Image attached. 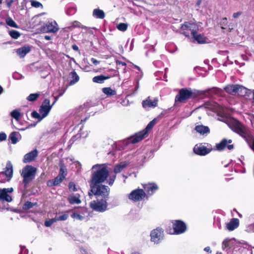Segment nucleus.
I'll return each instance as SVG.
<instances>
[{"label": "nucleus", "instance_id": "1", "mask_svg": "<svg viewBox=\"0 0 254 254\" xmlns=\"http://www.w3.org/2000/svg\"><path fill=\"white\" fill-rule=\"evenodd\" d=\"M109 175V171L105 164H96L91 169L89 184L95 185L104 183Z\"/></svg>", "mask_w": 254, "mask_h": 254}, {"label": "nucleus", "instance_id": "2", "mask_svg": "<svg viewBox=\"0 0 254 254\" xmlns=\"http://www.w3.org/2000/svg\"><path fill=\"white\" fill-rule=\"evenodd\" d=\"M232 130L243 137L250 147L254 152V137L250 129L239 121L233 123L231 126Z\"/></svg>", "mask_w": 254, "mask_h": 254}, {"label": "nucleus", "instance_id": "3", "mask_svg": "<svg viewBox=\"0 0 254 254\" xmlns=\"http://www.w3.org/2000/svg\"><path fill=\"white\" fill-rule=\"evenodd\" d=\"M232 130L243 137L250 147L254 152V137L250 129L239 121L233 123L231 126Z\"/></svg>", "mask_w": 254, "mask_h": 254}, {"label": "nucleus", "instance_id": "4", "mask_svg": "<svg viewBox=\"0 0 254 254\" xmlns=\"http://www.w3.org/2000/svg\"><path fill=\"white\" fill-rule=\"evenodd\" d=\"M36 172L37 169L31 165H26L20 171L25 189H27L28 184L35 178Z\"/></svg>", "mask_w": 254, "mask_h": 254}, {"label": "nucleus", "instance_id": "5", "mask_svg": "<svg viewBox=\"0 0 254 254\" xmlns=\"http://www.w3.org/2000/svg\"><path fill=\"white\" fill-rule=\"evenodd\" d=\"M90 190L88 192L89 196H92L93 194L95 195L102 196L103 198L108 199L110 192V189L108 186L97 184H90Z\"/></svg>", "mask_w": 254, "mask_h": 254}, {"label": "nucleus", "instance_id": "6", "mask_svg": "<svg viewBox=\"0 0 254 254\" xmlns=\"http://www.w3.org/2000/svg\"><path fill=\"white\" fill-rule=\"evenodd\" d=\"M156 123L157 119H153L147 125V126H146V128L136 133L134 135H132L129 137L127 139V142L128 143H131L133 144L137 143L140 140H142L147 134L148 131L153 127V126L156 124Z\"/></svg>", "mask_w": 254, "mask_h": 254}, {"label": "nucleus", "instance_id": "7", "mask_svg": "<svg viewBox=\"0 0 254 254\" xmlns=\"http://www.w3.org/2000/svg\"><path fill=\"white\" fill-rule=\"evenodd\" d=\"M198 30L199 26L193 19L190 21L185 22L181 27L180 32L186 37H189L190 35L192 36L195 34Z\"/></svg>", "mask_w": 254, "mask_h": 254}, {"label": "nucleus", "instance_id": "8", "mask_svg": "<svg viewBox=\"0 0 254 254\" xmlns=\"http://www.w3.org/2000/svg\"><path fill=\"white\" fill-rule=\"evenodd\" d=\"M198 96V94L187 88L181 89L178 94L176 96V102L178 101L180 103H186L188 100L190 99H195Z\"/></svg>", "mask_w": 254, "mask_h": 254}, {"label": "nucleus", "instance_id": "9", "mask_svg": "<svg viewBox=\"0 0 254 254\" xmlns=\"http://www.w3.org/2000/svg\"><path fill=\"white\" fill-rule=\"evenodd\" d=\"M107 199L106 198L97 199L96 200L92 201L90 203V206L94 211L103 212L107 209Z\"/></svg>", "mask_w": 254, "mask_h": 254}, {"label": "nucleus", "instance_id": "10", "mask_svg": "<svg viewBox=\"0 0 254 254\" xmlns=\"http://www.w3.org/2000/svg\"><path fill=\"white\" fill-rule=\"evenodd\" d=\"M213 150L212 145L207 143V146H204L203 143L196 144L193 148V152L195 154L199 156H205L209 154Z\"/></svg>", "mask_w": 254, "mask_h": 254}, {"label": "nucleus", "instance_id": "11", "mask_svg": "<svg viewBox=\"0 0 254 254\" xmlns=\"http://www.w3.org/2000/svg\"><path fill=\"white\" fill-rule=\"evenodd\" d=\"M128 165V162L127 161H123L119 164H117L114 168V172L115 173V175H110L109 176V178L107 181V183L112 186L116 178V174L120 173L124 168H125Z\"/></svg>", "mask_w": 254, "mask_h": 254}, {"label": "nucleus", "instance_id": "12", "mask_svg": "<svg viewBox=\"0 0 254 254\" xmlns=\"http://www.w3.org/2000/svg\"><path fill=\"white\" fill-rule=\"evenodd\" d=\"M147 194L142 189H136L132 190L128 194V198L133 201H139L142 200Z\"/></svg>", "mask_w": 254, "mask_h": 254}, {"label": "nucleus", "instance_id": "13", "mask_svg": "<svg viewBox=\"0 0 254 254\" xmlns=\"http://www.w3.org/2000/svg\"><path fill=\"white\" fill-rule=\"evenodd\" d=\"M52 105H50V100L49 99H45L40 107L39 112L42 115L43 117H46L49 114Z\"/></svg>", "mask_w": 254, "mask_h": 254}, {"label": "nucleus", "instance_id": "14", "mask_svg": "<svg viewBox=\"0 0 254 254\" xmlns=\"http://www.w3.org/2000/svg\"><path fill=\"white\" fill-rule=\"evenodd\" d=\"M150 237L152 242L158 244L163 238V231L160 228L154 229L151 231Z\"/></svg>", "mask_w": 254, "mask_h": 254}, {"label": "nucleus", "instance_id": "15", "mask_svg": "<svg viewBox=\"0 0 254 254\" xmlns=\"http://www.w3.org/2000/svg\"><path fill=\"white\" fill-rule=\"evenodd\" d=\"M232 141L231 139L227 140L226 138L223 139L219 143L216 144L215 149L213 150H217L219 151H222L227 147L229 150H232L234 148V145L233 144H228V143H232Z\"/></svg>", "mask_w": 254, "mask_h": 254}, {"label": "nucleus", "instance_id": "16", "mask_svg": "<svg viewBox=\"0 0 254 254\" xmlns=\"http://www.w3.org/2000/svg\"><path fill=\"white\" fill-rule=\"evenodd\" d=\"M187 230L186 224L181 220H176V235L185 233Z\"/></svg>", "mask_w": 254, "mask_h": 254}, {"label": "nucleus", "instance_id": "17", "mask_svg": "<svg viewBox=\"0 0 254 254\" xmlns=\"http://www.w3.org/2000/svg\"><path fill=\"white\" fill-rule=\"evenodd\" d=\"M59 30L55 21L47 23L43 28V31L46 33H56Z\"/></svg>", "mask_w": 254, "mask_h": 254}, {"label": "nucleus", "instance_id": "18", "mask_svg": "<svg viewBox=\"0 0 254 254\" xmlns=\"http://www.w3.org/2000/svg\"><path fill=\"white\" fill-rule=\"evenodd\" d=\"M142 185L148 195H152L158 189L157 185L155 183H148L142 184Z\"/></svg>", "mask_w": 254, "mask_h": 254}, {"label": "nucleus", "instance_id": "19", "mask_svg": "<svg viewBox=\"0 0 254 254\" xmlns=\"http://www.w3.org/2000/svg\"><path fill=\"white\" fill-rule=\"evenodd\" d=\"M158 100L155 98L153 100L148 97L145 100L143 101L142 103V106L144 108L147 109L149 108H155L157 106Z\"/></svg>", "mask_w": 254, "mask_h": 254}, {"label": "nucleus", "instance_id": "20", "mask_svg": "<svg viewBox=\"0 0 254 254\" xmlns=\"http://www.w3.org/2000/svg\"><path fill=\"white\" fill-rule=\"evenodd\" d=\"M38 152L37 149H34L26 154L23 160L24 163H29L34 160L38 156Z\"/></svg>", "mask_w": 254, "mask_h": 254}, {"label": "nucleus", "instance_id": "21", "mask_svg": "<svg viewBox=\"0 0 254 254\" xmlns=\"http://www.w3.org/2000/svg\"><path fill=\"white\" fill-rule=\"evenodd\" d=\"M0 174L2 175H5L7 181L10 180L12 177L13 169L12 165L10 161H8L6 163L5 170L4 172H1Z\"/></svg>", "mask_w": 254, "mask_h": 254}, {"label": "nucleus", "instance_id": "22", "mask_svg": "<svg viewBox=\"0 0 254 254\" xmlns=\"http://www.w3.org/2000/svg\"><path fill=\"white\" fill-rule=\"evenodd\" d=\"M239 226V220L238 218H232L230 222L226 224V228L230 231H232Z\"/></svg>", "mask_w": 254, "mask_h": 254}, {"label": "nucleus", "instance_id": "23", "mask_svg": "<svg viewBox=\"0 0 254 254\" xmlns=\"http://www.w3.org/2000/svg\"><path fill=\"white\" fill-rule=\"evenodd\" d=\"M80 197V195L79 193L72 194L68 196L67 200L71 204H78L81 202Z\"/></svg>", "mask_w": 254, "mask_h": 254}, {"label": "nucleus", "instance_id": "24", "mask_svg": "<svg viewBox=\"0 0 254 254\" xmlns=\"http://www.w3.org/2000/svg\"><path fill=\"white\" fill-rule=\"evenodd\" d=\"M195 41L198 44H204L206 43L207 38L203 34H199L198 32L191 36Z\"/></svg>", "mask_w": 254, "mask_h": 254}, {"label": "nucleus", "instance_id": "25", "mask_svg": "<svg viewBox=\"0 0 254 254\" xmlns=\"http://www.w3.org/2000/svg\"><path fill=\"white\" fill-rule=\"evenodd\" d=\"M21 138L20 134L17 131L12 132L9 135V139L12 144H16Z\"/></svg>", "mask_w": 254, "mask_h": 254}, {"label": "nucleus", "instance_id": "26", "mask_svg": "<svg viewBox=\"0 0 254 254\" xmlns=\"http://www.w3.org/2000/svg\"><path fill=\"white\" fill-rule=\"evenodd\" d=\"M30 51V48L29 46H24L17 49L16 50V53L20 58H24Z\"/></svg>", "mask_w": 254, "mask_h": 254}, {"label": "nucleus", "instance_id": "27", "mask_svg": "<svg viewBox=\"0 0 254 254\" xmlns=\"http://www.w3.org/2000/svg\"><path fill=\"white\" fill-rule=\"evenodd\" d=\"M224 90L227 93L233 95L239 91V85H228L224 88Z\"/></svg>", "mask_w": 254, "mask_h": 254}, {"label": "nucleus", "instance_id": "28", "mask_svg": "<svg viewBox=\"0 0 254 254\" xmlns=\"http://www.w3.org/2000/svg\"><path fill=\"white\" fill-rule=\"evenodd\" d=\"M195 130L200 134H204L210 132V129L207 126L203 125H198L195 126Z\"/></svg>", "mask_w": 254, "mask_h": 254}, {"label": "nucleus", "instance_id": "29", "mask_svg": "<svg viewBox=\"0 0 254 254\" xmlns=\"http://www.w3.org/2000/svg\"><path fill=\"white\" fill-rule=\"evenodd\" d=\"M0 200L10 202L12 201V197L6 193L3 190H0Z\"/></svg>", "mask_w": 254, "mask_h": 254}, {"label": "nucleus", "instance_id": "30", "mask_svg": "<svg viewBox=\"0 0 254 254\" xmlns=\"http://www.w3.org/2000/svg\"><path fill=\"white\" fill-rule=\"evenodd\" d=\"M111 77L110 76H105L104 75H100L94 76L93 79V82L97 83H103L105 80L108 79Z\"/></svg>", "mask_w": 254, "mask_h": 254}, {"label": "nucleus", "instance_id": "31", "mask_svg": "<svg viewBox=\"0 0 254 254\" xmlns=\"http://www.w3.org/2000/svg\"><path fill=\"white\" fill-rule=\"evenodd\" d=\"M242 96H249L251 91L242 86L239 85V91L237 92Z\"/></svg>", "mask_w": 254, "mask_h": 254}, {"label": "nucleus", "instance_id": "32", "mask_svg": "<svg viewBox=\"0 0 254 254\" xmlns=\"http://www.w3.org/2000/svg\"><path fill=\"white\" fill-rule=\"evenodd\" d=\"M93 16L96 18L103 19L105 15L103 10L96 8L93 10Z\"/></svg>", "mask_w": 254, "mask_h": 254}, {"label": "nucleus", "instance_id": "33", "mask_svg": "<svg viewBox=\"0 0 254 254\" xmlns=\"http://www.w3.org/2000/svg\"><path fill=\"white\" fill-rule=\"evenodd\" d=\"M69 78H71L69 81L70 85H73L78 81L79 77L75 71L71 72L69 74Z\"/></svg>", "mask_w": 254, "mask_h": 254}, {"label": "nucleus", "instance_id": "34", "mask_svg": "<svg viewBox=\"0 0 254 254\" xmlns=\"http://www.w3.org/2000/svg\"><path fill=\"white\" fill-rule=\"evenodd\" d=\"M166 232L169 234H175V222L172 221L167 225Z\"/></svg>", "mask_w": 254, "mask_h": 254}, {"label": "nucleus", "instance_id": "35", "mask_svg": "<svg viewBox=\"0 0 254 254\" xmlns=\"http://www.w3.org/2000/svg\"><path fill=\"white\" fill-rule=\"evenodd\" d=\"M64 179V178H63V176L61 175H58L54 179L50 181L49 183L53 186H58L62 182Z\"/></svg>", "mask_w": 254, "mask_h": 254}, {"label": "nucleus", "instance_id": "36", "mask_svg": "<svg viewBox=\"0 0 254 254\" xmlns=\"http://www.w3.org/2000/svg\"><path fill=\"white\" fill-rule=\"evenodd\" d=\"M102 92L108 96L115 95L116 94V91L113 90L110 87H105L102 88Z\"/></svg>", "mask_w": 254, "mask_h": 254}, {"label": "nucleus", "instance_id": "37", "mask_svg": "<svg viewBox=\"0 0 254 254\" xmlns=\"http://www.w3.org/2000/svg\"><path fill=\"white\" fill-rule=\"evenodd\" d=\"M60 170L59 175H61L63 176V178H64L67 175V170L66 167L63 163H62L61 162L60 164Z\"/></svg>", "mask_w": 254, "mask_h": 254}, {"label": "nucleus", "instance_id": "38", "mask_svg": "<svg viewBox=\"0 0 254 254\" xmlns=\"http://www.w3.org/2000/svg\"><path fill=\"white\" fill-rule=\"evenodd\" d=\"M6 23L8 26L14 27V28H18V26L17 24L13 21V20L10 17H7L6 19Z\"/></svg>", "mask_w": 254, "mask_h": 254}, {"label": "nucleus", "instance_id": "39", "mask_svg": "<svg viewBox=\"0 0 254 254\" xmlns=\"http://www.w3.org/2000/svg\"><path fill=\"white\" fill-rule=\"evenodd\" d=\"M31 116L33 118L38 119V122L42 121L44 118H45V117H43L42 114H41L40 113H38L35 111L32 112Z\"/></svg>", "mask_w": 254, "mask_h": 254}, {"label": "nucleus", "instance_id": "40", "mask_svg": "<svg viewBox=\"0 0 254 254\" xmlns=\"http://www.w3.org/2000/svg\"><path fill=\"white\" fill-rule=\"evenodd\" d=\"M39 96H40V93H39L30 94L27 97V99L29 101H31V102L35 101L39 97Z\"/></svg>", "mask_w": 254, "mask_h": 254}, {"label": "nucleus", "instance_id": "41", "mask_svg": "<svg viewBox=\"0 0 254 254\" xmlns=\"http://www.w3.org/2000/svg\"><path fill=\"white\" fill-rule=\"evenodd\" d=\"M11 116L15 119L16 121H18L21 116L20 113L17 110H14L10 113Z\"/></svg>", "mask_w": 254, "mask_h": 254}, {"label": "nucleus", "instance_id": "42", "mask_svg": "<svg viewBox=\"0 0 254 254\" xmlns=\"http://www.w3.org/2000/svg\"><path fill=\"white\" fill-rule=\"evenodd\" d=\"M31 5L32 7H35V8H43V6L42 4L35 0H31L30 1Z\"/></svg>", "mask_w": 254, "mask_h": 254}, {"label": "nucleus", "instance_id": "43", "mask_svg": "<svg viewBox=\"0 0 254 254\" xmlns=\"http://www.w3.org/2000/svg\"><path fill=\"white\" fill-rule=\"evenodd\" d=\"M9 34L13 39H16L20 37V33L16 30H11L9 31Z\"/></svg>", "mask_w": 254, "mask_h": 254}, {"label": "nucleus", "instance_id": "44", "mask_svg": "<svg viewBox=\"0 0 254 254\" xmlns=\"http://www.w3.org/2000/svg\"><path fill=\"white\" fill-rule=\"evenodd\" d=\"M36 204V203H33L30 201H27L24 204L23 208L24 210H28L31 208H32Z\"/></svg>", "mask_w": 254, "mask_h": 254}, {"label": "nucleus", "instance_id": "45", "mask_svg": "<svg viewBox=\"0 0 254 254\" xmlns=\"http://www.w3.org/2000/svg\"><path fill=\"white\" fill-rule=\"evenodd\" d=\"M118 30L121 31H125L127 28V24L124 23H121L117 25Z\"/></svg>", "mask_w": 254, "mask_h": 254}, {"label": "nucleus", "instance_id": "46", "mask_svg": "<svg viewBox=\"0 0 254 254\" xmlns=\"http://www.w3.org/2000/svg\"><path fill=\"white\" fill-rule=\"evenodd\" d=\"M68 217V215L65 213L63 214V215L59 216H56L55 217L56 221H64L66 220Z\"/></svg>", "mask_w": 254, "mask_h": 254}, {"label": "nucleus", "instance_id": "47", "mask_svg": "<svg viewBox=\"0 0 254 254\" xmlns=\"http://www.w3.org/2000/svg\"><path fill=\"white\" fill-rule=\"evenodd\" d=\"M71 217L78 220H83L84 218V216L81 215L77 213L74 212L71 215Z\"/></svg>", "mask_w": 254, "mask_h": 254}, {"label": "nucleus", "instance_id": "48", "mask_svg": "<svg viewBox=\"0 0 254 254\" xmlns=\"http://www.w3.org/2000/svg\"><path fill=\"white\" fill-rule=\"evenodd\" d=\"M228 21L227 18L226 17L223 18L221 20V22L220 23V25L222 29H225L226 26L227 25Z\"/></svg>", "mask_w": 254, "mask_h": 254}, {"label": "nucleus", "instance_id": "49", "mask_svg": "<svg viewBox=\"0 0 254 254\" xmlns=\"http://www.w3.org/2000/svg\"><path fill=\"white\" fill-rule=\"evenodd\" d=\"M57 221L56 220L55 217L51 219H49L48 220H46L45 222V225L46 227H50L51 226L52 224L56 222Z\"/></svg>", "mask_w": 254, "mask_h": 254}, {"label": "nucleus", "instance_id": "50", "mask_svg": "<svg viewBox=\"0 0 254 254\" xmlns=\"http://www.w3.org/2000/svg\"><path fill=\"white\" fill-rule=\"evenodd\" d=\"M68 188L70 191H75L77 190L76 185L73 182H70L69 183Z\"/></svg>", "mask_w": 254, "mask_h": 254}, {"label": "nucleus", "instance_id": "51", "mask_svg": "<svg viewBox=\"0 0 254 254\" xmlns=\"http://www.w3.org/2000/svg\"><path fill=\"white\" fill-rule=\"evenodd\" d=\"M76 10L75 8L73 7H69L66 10V13L67 15H71L75 13Z\"/></svg>", "mask_w": 254, "mask_h": 254}, {"label": "nucleus", "instance_id": "52", "mask_svg": "<svg viewBox=\"0 0 254 254\" xmlns=\"http://www.w3.org/2000/svg\"><path fill=\"white\" fill-rule=\"evenodd\" d=\"M12 76L14 79L16 80H19L23 78V76L21 74L17 72L13 73Z\"/></svg>", "mask_w": 254, "mask_h": 254}, {"label": "nucleus", "instance_id": "53", "mask_svg": "<svg viewBox=\"0 0 254 254\" xmlns=\"http://www.w3.org/2000/svg\"><path fill=\"white\" fill-rule=\"evenodd\" d=\"M21 251L19 253V254H28V250L26 249L24 246H20Z\"/></svg>", "mask_w": 254, "mask_h": 254}, {"label": "nucleus", "instance_id": "54", "mask_svg": "<svg viewBox=\"0 0 254 254\" xmlns=\"http://www.w3.org/2000/svg\"><path fill=\"white\" fill-rule=\"evenodd\" d=\"M229 243H230V240L226 239L223 242L222 244H223V246H224V247L225 248H230V246L229 245Z\"/></svg>", "mask_w": 254, "mask_h": 254}, {"label": "nucleus", "instance_id": "55", "mask_svg": "<svg viewBox=\"0 0 254 254\" xmlns=\"http://www.w3.org/2000/svg\"><path fill=\"white\" fill-rule=\"evenodd\" d=\"M6 139V135L5 133H0V142L5 140Z\"/></svg>", "mask_w": 254, "mask_h": 254}, {"label": "nucleus", "instance_id": "56", "mask_svg": "<svg viewBox=\"0 0 254 254\" xmlns=\"http://www.w3.org/2000/svg\"><path fill=\"white\" fill-rule=\"evenodd\" d=\"M116 63L118 66H125L126 65V64L125 62H121L120 61H117Z\"/></svg>", "mask_w": 254, "mask_h": 254}, {"label": "nucleus", "instance_id": "57", "mask_svg": "<svg viewBox=\"0 0 254 254\" xmlns=\"http://www.w3.org/2000/svg\"><path fill=\"white\" fill-rule=\"evenodd\" d=\"M242 14V12L241 11L235 12V13H233V17L234 18H237L238 17H239Z\"/></svg>", "mask_w": 254, "mask_h": 254}, {"label": "nucleus", "instance_id": "58", "mask_svg": "<svg viewBox=\"0 0 254 254\" xmlns=\"http://www.w3.org/2000/svg\"><path fill=\"white\" fill-rule=\"evenodd\" d=\"M91 62L94 64V65H97L100 63V62L97 61L94 58H91Z\"/></svg>", "mask_w": 254, "mask_h": 254}, {"label": "nucleus", "instance_id": "59", "mask_svg": "<svg viewBox=\"0 0 254 254\" xmlns=\"http://www.w3.org/2000/svg\"><path fill=\"white\" fill-rule=\"evenodd\" d=\"M3 190L6 191V193L8 194V192H11L13 191V189L12 188H7V189H3Z\"/></svg>", "mask_w": 254, "mask_h": 254}, {"label": "nucleus", "instance_id": "60", "mask_svg": "<svg viewBox=\"0 0 254 254\" xmlns=\"http://www.w3.org/2000/svg\"><path fill=\"white\" fill-rule=\"evenodd\" d=\"M72 48L73 50L74 51H79V48L78 47V46L76 45H73L72 46Z\"/></svg>", "mask_w": 254, "mask_h": 254}, {"label": "nucleus", "instance_id": "61", "mask_svg": "<svg viewBox=\"0 0 254 254\" xmlns=\"http://www.w3.org/2000/svg\"><path fill=\"white\" fill-rule=\"evenodd\" d=\"M204 251L205 252H209L210 253H211L212 252L211 250H210V248L209 247H206L204 248Z\"/></svg>", "mask_w": 254, "mask_h": 254}, {"label": "nucleus", "instance_id": "62", "mask_svg": "<svg viewBox=\"0 0 254 254\" xmlns=\"http://www.w3.org/2000/svg\"><path fill=\"white\" fill-rule=\"evenodd\" d=\"M80 253L82 254H87L86 251L83 248L80 249Z\"/></svg>", "mask_w": 254, "mask_h": 254}, {"label": "nucleus", "instance_id": "63", "mask_svg": "<svg viewBox=\"0 0 254 254\" xmlns=\"http://www.w3.org/2000/svg\"><path fill=\"white\" fill-rule=\"evenodd\" d=\"M44 38L47 40H50L51 39V37L48 35L45 36Z\"/></svg>", "mask_w": 254, "mask_h": 254}, {"label": "nucleus", "instance_id": "64", "mask_svg": "<svg viewBox=\"0 0 254 254\" xmlns=\"http://www.w3.org/2000/svg\"><path fill=\"white\" fill-rule=\"evenodd\" d=\"M57 98H55V100L54 101H53L52 104L51 105H52V107L54 106V105L56 103V102H57Z\"/></svg>", "mask_w": 254, "mask_h": 254}]
</instances>
